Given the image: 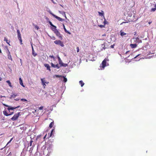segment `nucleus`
Returning <instances> with one entry per match:
<instances>
[{"label": "nucleus", "instance_id": "obj_1", "mask_svg": "<svg viewBox=\"0 0 156 156\" xmlns=\"http://www.w3.org/2000/svg\"><path fill=\"white\" fill-rule=\"evenodd\" d=\"M52 30L54 31V33L56 35L59 37V38L61 40H62V36L57 29H55V30H54L53 29Z\"/></svg>", "mask_w": 156, "mask_h": 156}, {"label": "nucleus", "instance_id": "obj_2", "mask_svg": "<svg viewBox=\"0 0 156 156\" xmlns=\"http://www.w3.org/2000/svg\"><path fill=\"white\" fill-rule=\"evenodd\" d=\"M108 60H109L107 58H105L102 61L101 65L100 66V67H101L103 69H104L106 66V62L108 61Z\"/></svg>", "mask_w": 156, "mask_h": 156}, {"label": "nucleus", "instance_id": "obj_3", "mask_svg": "<svg viewBox=\"0 0 156 156\" xmlns=\"http://www.w3.org/2000/svg\"><path fill=\"white\" fill-rule=\"evenodd\" d=\"M20 112L15 114L14 116L11 119L12 121L16 120L18 119L20 115Z\"/></svg>", "mask_w": 156, "mask_h": 156}, {"label": "nucleus", "instance_id": "obj_4", "mask_svg": "<svg viewBox=\"0 0 156 156\" xmlns=\"http://www.w3.org/2000/svg\"><path fill=\"white\" fill-rule=\"evenodd\" d=\"M50 13L51 14L53 17H55V18L57 19L58 20H59L60 21H62L64 20L63 19H62V18H61L56 16V15H54L51 12H50Z\"/></svg>", "mask_w": 156, "mask_h": 156}, {"label": "nucleus", "instance_id": "obj_5", "mask_svg": "<svg viewBox=\"0 0 156 156\" xmlns=\"http://www.w3.org/2000/svg\"><path fill=\"white\" fill-rule=\"evenodd\" d=\"M4 105L5 106L8 107V108H7V109L9 111L10 110H13L14 109H15L16 108H19L20 106H18L15 107H10V106H9L7 105H5V104H4Z\"/></svg>", "mask_w": 156, "mask_h": 156}, {"label": "nucleus", "instance_id": "obj_6", "mask_svg": "<svg viewBox=\"0 0 156 156\" xmlns=\"http://www.w3.org/2000/svg\"><path fill=\"white\" fill-rule=\"evenodd\" d=\"M54 43L56 44L60 45L62 47L64 45L63 43L60 40H56L54 41Z\"/></svg>", "mask_w": 156, "mask_h": 156}, {"label": "nucleus", "instance_id": "obj_7", "mask_svg": "<svg viewBox=\"0 0 156 156\" xmlns=\"http://www.w3.org/2000/svg\"><path fill=\"white\" fill-rule=\"evenodd\" d=\"M6 53L8 55V58L9 59H11V60H12V58L11 57V56L10 55V52L9 51V49L8 48H7V49Z\"/></svg>", "mask_w": 156, "mask_h": 156}, {"label": "nucleus", "instance_id": "obj_8", "mask_svg": "<svg viewBox=\"0 0 156 156\" xmlns=\"http://www.w3.org/2000/svg\"><path fill=\"white\" fill-rule=\"evenodd\" d=\"M44 66L47 68V69L48 70H49L50 72L51 71V70L50 69V67L49 64H44Z\"/></svg>", "mask_w": 156, "mask_h": 156}, {"label": "nucleus", "instance_id": "obj_9", "mask_svg": "<svg viewBox=\"0 0 156 156\" xmlns=\"http://www.w3.org/2000/svg\"><path fill=\"white\" fill-rule=\"evenodd\" d=\"M31 46H32V55L34 56L35 57L37 55V54L36 52H35L34 49V48H33V46L32 45H31Z\"/></svg>", "mask_w": 156, "mask_h": 156}, {"label": "nucleus", "instance_id": "obj_10", "mask_svg": "<svg viewBox=\"0 0 156 156\" xmlns=\"http://www.w3.org/2000/svg\"><path fill=\"white\" fill-rule=\"evenodd\" d=\"M17 33L18 39H19L21 38V35L20 30H17Z\"/></svg>", "mask_w": 156, "mask_h": 156}, {"label": "nucleus", "instance_id": "obj_11", "mask_svg": "<svg viewBox=\"0 0 156 156\" xmlns=\"http://www.w3.org/2000/svg\"><path fill=\"white\" fill-rule=\"evenodd\" d=\"M4 41L6 42L9 44V45H10L9 43L10 42V40H8L7 38L6 37H4Z\"/></svg>", "mask_w": 156, "mask_h": 156}, {"label": "nucleus", "instance_id": "obj_12", "mask_svg": "<svg viewBox=\"0 0 156 156\" xmlns=\"http://www.w3.org/2000/svg\"><path fill=\"white\" fill-rule=\"evenodd\" d=\"M130 46L132 48H133L136 47L137 44H130Z\"/></svg>", "mask_w": 156, "mask_h": 156}, {"label": "nucleus", "instance_id": "obj_13", "mask_svg": "<svg viewBox=\"0 0 156 156\" xmlns=\"http://www.w3.org/2000/svg\"><path fill=\"white\" fill-rule=\"evenodd\" d=\"M17 96V95L16 94H13L9 98L10 99H12V98H15L16 96Z\"/></svg>", "mask_w": 156, "mask_h": 156}, {"label": "nucleus", "instance_id": "obj_14", "mask_svg": "<svg viewBox=\"0 0 156 156\" xmlns=\"http://www.w3.org/2000/svg\"><path fill=\"white\" fill-rule=\"evenodd\" d=\"M120 35L122 37L126 34V33L123 32V31L122 30H120Z\"/></svg>", "mask_w": 156, "mask_h": 156}, {"label": "nucleus", "instance_id": "obj_15", "mask_svg": "<svg viewBox=\"0 0 156 156\" xmlns=\"http://www.w3.org/2000/svg\"><path fill=\"white\" fill-rule=\"evenodd\" d=\"M63 28H64V31H65V32L66 33H67L68 34H71V33H70V32L68 31L66 29V28L65 27V25L64 24H63Z\"/></svg>", "mask_w": 156, "mask_h": 156}, {"label": "nucleus", "instance_id": "obj_16", "mask_svg": "<svg viewBox=\"0 0 156 156\" xmlns=\"http://www.w3.org/2000/svg\"><path fill=\"white\" fill-rule=\"evenodd\" d=\"M20 83V84L23 87H24V86L23 85V83L22 80L20 77L19 78Z\"/></svg>", "mask_w": 156, "mask_h": 156}, {"label": "nucleus", "instance_id": "obj_17", "mask_svg": "<svg viewBox=\"0 0 156 156\" xmlns=\"http://www.w3.org/2000/svg\"><path fill=\"white\" fill-rule=\"evenodd\" d=\"M136 42L138 43H140L142 42V41L141 40L139 39L138 37H137L136 38Z\"/></svg>", "mask_w": 156, "mask_h": 156}, {"label": "nucleus", "instance_id": "obj_18", "mask_svg": "<svg viewBox=\"0 0 156 156\" xmlns=\"http://www.w3.org/2000/svg\"><path fill=\"white\" fill-rule=\"evenodd\" d=\"M54 124V121H53L51 122L49 124V127L50 128H51L53 127V125Z\"/></svg>", "mask_w": 156, "mask_h": 156}, {"label": "nucleus", "instance_id": "obj_19", "mask_svg": "<svg viewBox=\"0 0 156 156\" xmlns=\"http://www.w3.org/2000/svg\"><path fill=\"white\" fill-rule=\"evenodd\" d=\"M43 79H41V81L42 84L43 85V86L44 87V88L46 86V83H44V82Z\"/></svg>", "mask_w": 156, "mask_h": 156}, {"label": "nucleus", "instance_id": "obj_20", "mask_svg": "<svg viewBox=\"0 0 156 156\" xmlns=\"http://www.w3.org/2000/svg\"><path fill=\"white\" fill-rule=\"evenodd\" d=\"M3 113L6 116H9V114H8L6 111H4L3 112Z\"/></svg>", "mask_w": 156, "mask_h": 156}, {"label": "nucleus", "instance_id": "obj_21", "mask_svg": "<svg viewBox=\"0 0 156 156\" xmlns=\"http://www.w3.org/2000/svg\"><path fill=\"white\" fill-rule=\"evenodd\" d=\"M79 83L80 84L81 86V87H83V86L84 85V83L82 80H80L79 81Z\"/></svg>", "mask_w": 156, "mask_h": 156}, {"label": "nucleus", "instance_id": "obj_22", "mask_svg": "<svg viewBox=\"0 0 156 156\" xmlns=\"http://www.w3.org/2000/svg\"><path fill=\"white\" fill-rule=\"evenodd\" d=\"M62 77H63V81L65 83L66 82L67 80V79L64 76H62Z\"/></svg>", "mask_w": 156, "mask_h": 156}, {"label": "nucleus", "instance_id": "obj_23", "mask_svg": "<svg viewBox=\"0 0 156 156\" xmlns=\"http://www.w3.org/2000/svg\"><path fill=\"white\" fill-rule=\"evenodd\" d=\"M6 82L8 83L10 87H12V86L11 85V83L9 80H7L6 81Z\"/></svg>", "mask_w": 156, "mask_h": 156}, {"label": "nucleus", "instance_id": "obj_24", "mask_svg": "<svg viewBox=\"0 0 156 156\" xmlns=\"http://www.w3.org/2000/svg\"><path fill=\"white\" fill-rule=\"evenodd\" d=\"M156 10V8L154 7V8H152L151 10V12H154Z\"/></svg>", "mask_w": 156, "mask_h": 156}, {"label": "nucleus", "instance_id": "obj_25", "mask_svg": "<svg viewBox=\"0 0 156 156\" xmlns=\"http://www.w3.org/2000/svg\"><path fill=\"white\" fill-rule=\"evenodd\" d=\"M41 79H43V81H44V83H46V84H48V82H46V81H45V78H41Z\"/></svg>", "mask_w": 156, "mask_h": 156}, {"label": "nucleus", "instance_id": "obj_26", "mask_svg": "<svg viewBox=\"0 0 156 156\" xmlns=\"http://www.w3.org/2000/svg\"><path fill=\"white\" fill-rule=\"evenodd\" d=\"M59 64L60 65V67H61L62 65L63 64V63L62 62V60L59 61Z\"/></svg>", "mask_w": 156, "mask_h": 156}, {"label": "nucleus", "instance_id": "obj_27", "mask_svg": "<svg viewBox=\"0 0 156 156\" xmlns=\"http://www.w3.org/2000/svg\"><path fill=\"white\" fill-rule=\"evenodd\" d=\"M67 66H68V65L67 64H65V63H63V64L62 65L61 67L62 66L66 67Z\"/></svg>", "mask_w": 156, "mask_h": 156}, {"label": "nucleus", "instance_id": "obj_28", "mask_svg": "<svg viewBox=\"0 0 156 156\" xmlns=\"http://www.w3.org/2000/svg\"><path fill=\"white\" fill-rule=\"evenodd\" d=\"M18 39L19 40V41H20V44H23V43H22V38L19 39Z\"/></svg>", "mask_w": 156, "mask_h": 156}, {"label": "nucleus", "instance_id": "obj_29", "mask_svg": "<svg viewBox=\"0 0 156 156\" xmlns=\"http://www.w3.org/2000/svg\"><path fill=\"white\" fill-rule=\"evenodd\" d=\"M51 64L52 67L55 68V65L54 64L52 63H51Z\"/></svg>", "mask_w": 156, "mask_h": 156}, {"label": "nucleus", "instance_id": "obj_30", "mask_svg": "<svg viewBox=\"0 0 156 156\" xmlns=\"http://www.w3.org/2000/svg\"><path fill=\"white\" fill-rule=\"evenodd\" d=\"M49 57H50L51 58H52L53 60H55V58L54 57V56H53V55H49Z\"/></svg>", "mask_w": 156, "mask_h": 156}, {"label": "nucleus", "instance_id": "obj_31", "mask_svg": "<svg viewBox=\"0 0 156 156\" xmlns=\"http://www.w3.org/2000/svg\"><path fill=\"white\" fill-rule=\"evenodd\" d=\"M60 66H59L58 64L55 65V68H57L58 69L59 68Z\"/></svg>", "mask_w": 156, "mask_h": 156}, {"label": "nucleus", "instance_id": "obj_32", "mask_svg": "<svg viewBox=\"0 0 156 156\" xmlns=\"http://www.w3.org/2000/svg\"><path fill=\"white\" fill-rule=\"evenodd\" d=\"M35 28L37 30H38L39 29V27L37 25H34Z\"/></svg>", "mask_w": 156, "mask_h": 156}, {"label": "nucleus", "instance_id": "obj_33", "mask_svg": "<svg viewBox=\"0 0 156 156\" xmlns=\"http://www.w3.org/2000/svg\"><path fill=\"white\" fill-rule=\"evenodd\" d=\"M21 101H27V100L26 99L22 98L21 99Z\"/></svg>", "mask_w": 156, "mask_h": 156}, {"label": "nucleus", "instance_id": "obj_34", "mask_svg": "<svg viewBox=\"0 0 156 156\" xmlns=\"http://www.w3.org/2000/svg\"><path fill=\"white\" fill-rule=\"evenodd\" d=\"M33 142V141L32 140H31L30 142V143L29 144L30 146H32V143Z\"/></svg>", "mask_w": 156, "mask_h": 156}, {"label": "nucleus", "instance_id": "obj_35", "mask_svg": "<svg viewBox=\"0 0 156 156\" xmlns=\"http://www.w3.org/2000/svg\"><path fill=\"white\" fill-rule=\"evenodd\" d=\"M98 26L100 27L101 28L104 27L105 25H99Z\"/></svg>", "mask_w": 156, "mask_h": 156}, {"label": "nucleus", "instance_id": "obj_36", "mask_svg": "<svg viewBox=\"0 0 156 156\" xmlns=\"http://www.w3.org/2000/svg\"><path fill=\"white\" fill-rule=\"evenodd\" d=\"M52 133H53L52 132H51L50 135H49V136L48 137V138L51 137L52 136Z\"/></svg>", "mask_w": 156, "mask_h": 156}, {"label": "nucleus", "instance_id": "obj_37", "mask_svg": "<svg viewBox=\"0 0 156 156\" xmlns=\"http://www.w3.org/2000/svg\"><path fill=\"white\" fill-rule=\"evenodd\" d=\"M98 13L99 14V15H101V16H103L104 14L103 13H101V12H98Z\"/></svg>", "mask_w": 156, "mask_h": 156}, {"label": "nucleus", "instance_id": "obj_38", "mask_svg": "<svg viewBox=\"0 0 156 156\" xmlns=\"http://www.w3.org/2000/svg\"><path fill=\"white\" fill-rule=\"evenodd\" d=\"M51 39L54 40H55V37L54 36H52V37H51Z\"/></svg>", "mask_w": 156, "mask_h": 156}, {"label": "nucleus", "instance_id": "obj_39", "mask_svg": "<svg viewBox=\"0 0 156 156\" xmlns=\"http://www.w3.org/2000/svg\"><path fill=\"white\" fill-rule=\"evenodd\" d=\"M49 23L52 27L53 26V25L52 24V23L51 21H49Z\"/></svg>", "mask_w": 156, "mask_h": 156}, {"label": "nucleus", "instance_id": "obj_40", "mask_svg": "<svg viewBox=\"0 0 156 156\" xmlns=\"http://www.w3.org/2000/svg\"><path fill=\"white\" fill-rule=\"evenodd\" d=\"M43 106H41L39 108V109L40 110H41L43 109Z\"/></svg>", "mask_w": 156, "mask_h": 156}, {"label": "nucleus", "instance_id": "obj_41", "mask_svg": "<svg viewBox=\"0 0 156 156\" xmlns=\"http://www.w3.org/2000/svg\"><path fill=\"white\" fill-rule=\"evenodd\" d=\"M57 58H58V62L61 60V58H60L58 56H57Z\"/></svg>", "mask_w": 156, "mask_h": 156}, {"label": "nucleus", "instance_id": "obj_42", "mask_svg": "<svg viewBox=\"0 0 156 156\" xmlns=\"http://www.w3.org/2000/svg\"><path fill=\"white\" fill-rule=\"evenodd\" d=\"M12 139H13V138H12L10 139V141L8 142V143H7V145L9 143L11 142V141L12 140Z\"/></svg>", "mask_w": 156, "mask_h": 156}, {"label": "nucleus", "instance_id": "obj_43", "mask_svg": "<svg viewBox=\"0 0 156 156\" xmlns=\"http://www.w3.org/2000/svg\"><path fill=\"white\" fill-rule=\"evenodd\" d=\"M106 22H107L106 21V20L105 19V21L104 22V25H105L106 24Z\"/></svg>", "mask_w": 156, "mask_h": 156}, {"label": "nucleus", "instance_id": "obj_44", "mask_svg": "<svg viewBox=\"0 0 156 156\" xmlns=\"http://www.w3.org/2000/svg\"><path fill=\"white\" fill-rule=\"evenodd\" d=\"M13 113H14V112H11L9 114V115H12L13 114Z\"/></svg>", "mask_w": 156, "mask_h": 156}, {"label": "nucleus", "instance_id": "obj_45", "mask_svg": "<svg viewBox=\"0 0 156 156\" xmlns=\"http://www.w3.org/2000/svg\"><path fill=\"white\" fill-rule=\"evenodd\" d=\"M114 44L112 45L111 46V48H114Z\"/></svg>", "mask_w": 156, "mask_h": 156}, {"label": "nucleus", "instance_id": "obj_46", "mask_svg": "<svg viewBox=\"0 0 156 156\" xmlns=\"http://www.w3.org/2000/svg\"><path fill=\"white\" fill-rule=\"evenodd\" d=\"M79 48L78 47L77 48V52H79Z\"/></svg>", "mask_w": 156, "mask_h": 156}, {"label": "nucleus", "instance_id": "obj_47", "mask_svg": "<svg viewBox=\"0 0 156 156\" xmlns=\"http://www.w3.org/2000/svg\"><path fill=\"white\" fill-rule=\"evenodd\" d=\"M52 27H54V28L55 30V29H56V27L55 26H54V25L53 26H52Z\"/></svg>", "mask_w": 156, "mask_h": 156}, {"label": "nucleus", "instance_id": "obj_48", "mask_svg": "<svg viewBox=\"0 0 156 156\" xmlns=\"http://www.w3.org/2000/svg\"><path fill=\"white\" fill-rule=\"evenodd\" d=\"M56 77H62V76H59V75H56Z\"/></svg>", "mask_w": 156, "mask_h": 156}, {"label": "nucleus", "instance_id": "obj_49", "mask_svg": "<svg viewBox=\"0 0 156 156\" xmlns=\"http://www.w3.org/2000/svg\"><path fill=\"white\" fill-rule=\"evenodd\" d=\"M19 100H20V99H18V98H16V99H15V100L16 101H19Z\"/></svg>", "mask_w": 156, "mask_h": 156}, {"label": "nucleus", "instance_id": "obj_50", "mask_svg": "<svg viewBox=\"0 0 156 156\" xmlns=\"http://www.w3.org/2000/svg\"><path fill=\"white\" fill-rule=\"evenodd\" d=\"M128 23V22H122V23H121L120 24H123V23Z\"/></svg>", "mask_w": 156, "mask_h": 156}, {"label": "nucleus", "instance_id": "obj_51", "mask_svg": "<svg viewBox=\"0 0 156 156\" xmlns=\"http://www.w3.org/2000/svg\"><path fill=\"white\" fill-rule=\"evenodd\" d=\"M63 13H64V15H65V17H66V14H65V12H63Z\"/></svg>", "mask_w": 156, "mask_h": 156}, {"label": "nucleus", "instance_id": "obj_52", "mask_svg": "<svg viewBox=\"0 0 156 156\" xmlns=\"http://www.w3.org/2000/svg\"><path fill=\"white\" fill-rule=\"evenodd\" d=\"M46 136H47V135H46L44 136V139H45V138H46Z\"/></svg>", "mask_w": 156, "mask_h": 156}, {"label": "nucleus", "instance_id": "obj_53", "mask_svg": "<svg viewBox=\"0 0 156 156\" xmlns=\"http://www.w3.org/2000/svg\"><path fill=\"white\" fill-rule=\"evenodd\" d=\"M129 51H126L125 54H127Z\"/></svg>", "mask_w": 156, "mask_h": 156}, {"label": "nucleus", "instance_id": "obj_54", "mask_svg": "<svg viewBox=\"0 0 156 156\" xmlns=\"http://www.w3.org/2000/svg\"><path fill=\"white\" fill-rule=\"evenodd\" d=\"M54 129H53L52 130H51V132H52L53 133V131H54Z\"/></svg>", "mask_w": 156, "mask_h": 156}, {"label": "nucleus", "instance_id": "obj_55", "mask_svg": "<svg viewBox=\"0 0 156 156\" xmlns=\"http://www.w3.org/2000/svg\"><path fill=\"white\" fill-rule=\"evenodd\" d=\"M5 97V96H1V98H2V97Z\"/></svg>", "mask_w": 156, "mask_h": 156}, {"label": "nucleus", "instance_id": "obj_56", "mask_svg": "<svg viewBox=\"0 0 156 156\" xmlns=\"http://www.w3.org/2000/svg\"><path fill=\"white\" fill-rule=\"evenodd\" d=\"M154 7H155L156 8V4H155L154 5Z\"/></svg>", "mask_w": 156, "mask_h": 156}, {"label": "nucleus", "instance_id": "obj_57", "mask_svg": "<svg viewBox=\"0 0 156 156\" xmlns=\"http://www.w3.org/2000/svg\"><path fill=\"white\" fill-rule=\"evenodd\" d=\"M151 22H149V23H149V24H151Z\"/></svg>", "mask_w": 156, "mask_h": 156}, {"label": "nucleus", "instance_id": "obj_58", "mask_svg": "<svg viewBox=\"0 0 156 156\" xmlns=\"http://www.w3.org/2000/svg\"><path fill=\"white\" fill-rule=\"evenodd\" d=\"M20 128L21 129H23L22 128H21V127Z\"/></svg>", "mask_w": 156, "mask_h": 156}, {"label": "nucleus", "instance_id": "obj_59", "mask_svg": "<svg viewBox=\"0 0 156 156\" xmlns=\"http://www.w3.org/2000/svg\"><path fill=\"white\" fill-rule=\"evenodd\" d=\"M48 149H49V148L48 147L47 149L48 150Z\"/></svg>", "mask_w": 156, "mask_h": 156}]
</instances>
